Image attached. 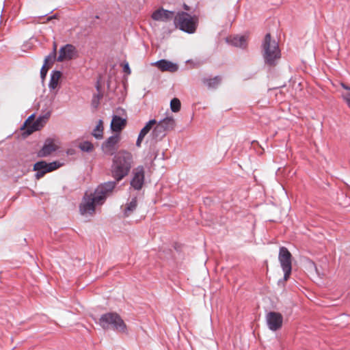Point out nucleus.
<instances>
[{
	"label": "nucleus",
	"instance_id": "obj_6",
	"mask_svg": "<svg viewBox=\"0 0 350 350\" xmlns=\"http://www.w3.org/2000/svg\"><path fill=\"white\" fill-rule=\"evenodd\" d=\"M176 125L173 117H166L157 122L152 132V137L156 141L162 139L170 131L174 129Z\"/></svg>",
	"mask_w": 350,
	"mask_h": 350
},
{
	"label": "nucleus",
	"instance_id": "obj_12",
	"mask_svg": "<svg viewBox=\"0 0 350 350\" xmlns=\"http://www.w3.org/2000/svg\"><path fill=\"white\" fill-rule=\"evenodd\" d=\"M174 12L165 10L163 8H159L154 11L151 15V18L156 21L167 23L174 19Z\"/></svg>",
	"mask_w": 350,
	"mask_h": 350
},
{
	"label": "nucleus",
	"instance_id": "obj_25",
	"mask_svg": "<svg viewBox=\"0 0 350 350\" xmlns=\"http://www.w3.org/2000/svg\"><path fill=\"white\" fill-rule=\"evenodd\" d=\"M79 148L83 152H90L94 149V146L90 142L84 141L79 144Z\"/></svg>",
	"mask_w": 350,
	"mask_h": 350
},
{
	"label": "nucleus",
	"instance_id": "obj_34",
	"mask_svg": "<svg viewBox=\"0 0 350 350\" xmlns=\"http://www.w3.org/2000/svg\"><path fill=\"white\" fill-rule=\"evenodd\" d=\"M55 18H56V15H53L52 16L48 17L47 21H51V19Z\"/></svg>",
	"mask_w": 350,
	"mask_h": 350
},
{
	"label": "nucleus",
	"instance_id": "obj_5",
	"mask_svg": "<svg viewBox=\"0 0 350 350\" xmlns=\"http://www.w3.org/2000/svg\"><path fill=\"white\" fill-rule=\"evenodd\" d=\"M174 24L181 31L191 34L197 29L198 18L187 12H180L174 17Z\"/></svg>",
	"mask_w": 350,
	"mask_h": 350
},
{
	"label": "nucleus",
	"instance_id": "obj_32",
	"mask_svg": "<svg viewBox=\"0 0 350 350\" xmlns=\"http://www.w3.org/2000/svg\"><path fill=\"white\" fill-rule=\"evenodd\" d=\"M33 118H34V115H33V114L31 115V116L27 118V120L25 121V124H30L31 120H33Z\"/></svg>",
	"mask_w": 350,
	"mask_h": 350
},
{
	"label": "nucleus",
	"instance_id": "obj_19",
	"mask_svg": "<svg viewBox=\"0 0 350 350\" xmlns=\"http://www.w3.org/2000/svg\"><path fill=\"white\" fill-rule=\"evenodd\" d=\"M137 206V197H134L128 202L123 210L124 217H129L136 209Z\"/></svg>",
	"mask_w": 350,
	"mask_h": 350
},
{
	"label": "nucleus",
	"instance_id": "obj_10",
	"mask_svg": "<svg viewBox=\"0 0 350 350\" xmlns=\"http://www.w3.org/2000/svg\"><path fill=\"white\" fill-rule=\"evenodd\" d=\"M144 168L137 166L133 170V178L131 180V187L135 190H140L144 183Z\"/></svg>",
	"mask_w": 350,
	"mask_h": 350
},
{
	"label": "nucleus",
	"instance_id": "obj_31",
	"mask_svg": "<svg viewBox=\"0 0 350 350\" xmlns=\"http://www.w3.org/2000/svg\"><path fill=\"white\" fill-rule=\"evenodd\" d=\"M123 70H124V72H126L127 74H130L131 73V70H130V68H129V66L128 64H126L123 68Z\"/></svg>",
	"mask_w": 350,
	"mask_h": 350
},
{
	"label": "nucleus",
	"instance_id": "obj_30",
	"mask_svg": "<svg viewBox=\"0 0 350 350\" xmlns=\"http://www.w3.org/2000/svg\"><path fill=\"white\" fill-rule=\"evenodd\" d=\"M144 138V136H142L141 135L139 134L137 142H136V146L137 147H139L141 146V143Z\"/></svg>",
	"mask_w": 350,
	"mask_h": 350
},
{
	"label": "nucleus",
	"instance_id": "obj_4",
	"mask_svg": "<svg viewBox=\"0 0 350 350\" xmlns=\"http://www.w3.org/2000/svg\"><path fill=\"white\" fill-rule=\"evenodd\" d=\"M98 324L105 330L112 329L118 333L128 334L126 323L116 312H107L102 314L98 320Z\"/></svg>",
	"mask_w": 350,
	"mask_h": 350
},
{
	"label": "nucleus",
	"instance_id": "obj_11",
	"mask_svg": "<svg viewBox=\"0 0 350 350\" xmlns=\"http://www.w3.org/2000/svg\"><path fill=\"white\" fill-rule=\"evenodd\" d=\"M77 51L75 46L72 44H67L59 49L57 61L62 62L64 60H70L77 57Z\"/></svg>",
	"mask_w": 350,
	"mask_h": 350
},
{
	"label": "nucleus",
	"instance_id": "obj_26",
	"mask_svg": "<svg viewBox=\"0 0 350 350\" xmlns=\"http://www.w3.org/2000/svg\"><path fill=\"white\" fill-rule=\"evenodd\" d=\"M180 101L177 98H174L170 102V108L173 112H178L180 109Z\"/></svg>",
	"mask_w": 350,
	"mask_h": 350
},
{
	"label": "nucleus",
	"instance_id": "obj_9",
	"mask_svg": "<svg viewBox=\"0 0 350 350\" xmlns=\"http://www.w3.org/2000/svg\"><path fill=\"white\" fill-rule=\"evenodd\" d=\"M266 321L270 330L277 331L282 326L283 317L279 312H269L266 314Z\"/></svg>",
	"mask_w": 350,
	"mask_h": 350
},
{
	"label": "nucleus",
	"instance_id": "obj_17",
	"mask_svg": "<svg viewBox=\"0 0 350 350\" xmlns=\"http://www.w3.org/2000/svg\"><path fill=\"white\" fill-rule=\"evenodd\" d=\"M228 42H229L232 45L241 49H245L247 44L246 37L244 36H237L230 38L228 39Z\"/></svg>",
	"mask_w": 350,
	"mask_h": 350
},
{
	"label": "nucleus",
	"instance_id": "obj_18",
	"mask_svg": "<svg viewBox=\"0 0 350 350\" xmlns=\"http://www.w3.org/2000/svg\"><path fill=\"white\" fill-rule=\"evenodd\" d=\"M222 80L221 77L216 76L213 78H206L204 77L202 79V83L207 86L208 88L210 89H216L219 84L221 83Z\"/></svg>",
	"mask_w": 350,
	"mask_h": 350
},
{
	"label": "nucleus",
	"instance_id": "obj_15",
	"mask_svg": "<svg viewBox=\"0 0 350 350\" xmlns=\"http://www.w3.org/2000/svg\"><path fill=\"white\" fill-rule=\"evenodd\" d=\"M33 170L36 171L35 177L40 179L44 176L45 174L49 172L48 170V163L44 161L36 162L33 165Z\"/></svg>",
	"mask_w": 350,
	"mask_h": 350
},
{
	"label": "nucleus",
	"instance_id": "obj_22",
	"mask_svg": "<svg viewBox=\"0 0 350 350\" xmlns=\"http://www.w3.org/2000/svg\"><path fill=\"white\" fill-rule=\"evenodd\" d=\"M92 135L98 139H102L103 136V121L100 120L92 131Z\"/></svg>",
	"mask_w": 350,
	"mask_h": 350
},
{
	"label": "nucleus",
	"instance_id": "obj_20",
	"mask_svg": "<svg viewBox=\"0 0 350 350\" xmlns=\"http://www.w3.org/2000/svg\"><path fill=\"white\" fill-rule=\"evenodd\" d=\"M62 76V72L59 70H53L51 74V79L49 83V88L54 90L57 87L59 80Z\"/></svg>",
	"mask_w": 350,
	"mask_h": 350
},
{
	"label": "nucleus",
	"instance_id": "obj_16",
	"mask_svg": "<svg viewBox=\"0 0 350 350\" xmlns=\"http://www.w3.org/2000/svg\"><path fill=\"white\" fill-rule=\"evenodd\" d=\"M126 122L125 119L118 116H113L111 122V129L114 132H120L125 126Z\"/></svg>",
	"mask_w": 350,
	"mask_h": 350
},
{
	"label": "nucleus",
	"instance_id": "obj_8",
	"mask_svg": "<svg viewBox=\"0 0 350 350\" xmlns=\"http://www.w3.org/2000/svg\"><path fill=\"white\" fill-rule=\"evenodd\" d=\"M120 141L119 134H115L108 137L102 144L101 149L103 152L107 155H113L118 148V143Z\"/></svg>",
	"mask_w": 350,
	"mask_h": 350
},
{
	"label": "nucleus",
	"instance_id": "obj_13",
	"mask_svg": "<svg viewBox=\"0 0 350 350\" xmlns=\"http://www.w3.org/2000/svg\"><path fill=\"white\" fill-rule=\"evenodd\" d=\"M57 149L56 146L54 144L53 142L51 139H47L44 144L38 152V155L40 157H45L50 155L53 152L55 151Z\"/></svg>",
	"mask_w": 350,
	"mask_h": 350
},
{
	"label": "nucleus",
	"instance_id": "obj_27",
	"mask_svg": "<svg viewBox=\"0 0 350 350\" xmlns=\"http://www.w3.org/2000/svg\"><path fill=\"white\" fill-rule=\"evenodd\" d=\"M56 58L55 49H53V51L47 55L44 59V64H48L49 62H53Z\"/></svg>",
	"mask_w": 350,
	"mask_h": 350
},
{
	"label": "nucleus",
	"instance_id": "obj_23",
	"mask_svg": "<svg viewBox=\"0 0 350 350\" xmlns=\"http://www.w3.org/2000/svg\"><path fill=\"white\" fill-rule=\"evenodd\" d=\"M157 121L154 119L149 120L146 124L142 129L139 132V135L145 137L149 131L152 129V128L156 124Z\"/></svg>",
	"mask_w": 350,
	"mask_h": 350
},
{
	"label": "nucleus",
	"instance_id": "obj_2",
	"mask_svg": "<svg viewBox=\"0 0 350 350\" xmlns=\"http://www.w3.org/2000/svg\"><path fill=\"white\" fill-rule=\"evenodd\" d=\"M133 156L126 150H121L116 154L111 166V174L116 183L126 176L132 167Z\"/></svg>",
	"mask_w": 350,
	"mask_h": 350
},
{
	"label": "nucleus",
	"instance_id": "obj_24",
	"mask_svg": "<svg viewBox=\"0 0 350 350\" xmlns=\"http://www.w3.org/2000/svg\"><path fill=\"white\" fill-rule=\"evenodd\" d=\"M341 86L346 90L345 92L342 94V96L345 100L347 105L350 109V87L343 83H341Z\"/></svg>",
	"mask_w": 350,
	"mask_h": 350
},
{
	"label": "nucleus",
	"instance_id": "obj_1",
	"mask_svg": "<svg viewBox=\"0 0 350 350\" xmlns=\"http://www.w3.org/2000/svg\"><path fill=\"white\" fill-rule=\"evenodd\" d=\"M115 187L116 182H107L98 186L93 193L86 192L79 206L81 214L92 215L96 206L103 204L112 193Z\"/></svg>",
	"mask_w": 350,
	"mask_h": 350
},
{
	"label": "nucleus",
	"instance_id": "obj_28",
	"mask_svg": "<svg viewBox=\"0 0 350 350\" xmlns=\"http://www.w3.org/2000/svg\"><path fill=\"white\" fill-rule=\"evenodd\" d=\"M62 165L57 162V161H53L51 163H48V170L50 172H52L55 170H57Z\"/></svg>",
	"mask_w": 350,
	"mask_h": 350
},
{
	"label": "nucleus",
	"instance_id": "obj_3",
	"mask_svg": "<svg viewBox=\"0 0 350 350\" xmlns=\"http://www.w3.org/2000/svg\"><path fill=\"white\" fill-rule=\"evenodd\" d=\"M262 55L265 64L269 66H274L281 57L278 43L271 40L270 33H267L262 44Z\"/></svg>",
	"mask_w": 350,
	"mask_h": 350
},
{
	"label": "nucleus",
	"instance_id": "obj_7",
	"mask_svg": "<svg viewBox=\"0 0 350 350\" xmlns=\"http://www.w3.org/2000/svg\"><path fill=\"white\" fill-rule=\"evenodd\" d=\"M291 258L292 255L288 249L285 247H281L279 251L278 259L281 265V267L284 273V280H287L291 273L292 265H291Z\"/></svg>",
	"mask_w": 350,
	"mask_h": 350
},
{
	"label": "nucleus",
	"instance_id": "obj_14",
	"mask_svg": "<svg viewBox=\"0 0 350 350\" xmlns=\"http://www.w3.org/2000/svg\"><path fill=\"white\" fill-rule=\"evenodd\" d=\"M154 65L161 71H169L174 72L178 70V66L166 59H161L154 63Z\"/></svg>",
	"mask_w": 350,
	"mask_h": 350
},
{
	"label": "nucleus",
	"instance_id": "obj_29",
	"mask_svg": "<svg viewBox=\"0 0 350 350\" xmlns=\"http://www.w3.org/2000/svg\"><path fill=\"white\" fill-rule=\"evenodd\" d=\"M47 71L48 68H46V64H44L40 70V77L42 79H44L46 77Z\"/></svg>",
	"mask_w": 350,
	"mask_h": 350
},
{
	"label": "nucleus",
	"instance_id": "obj_21",
	"mask_svg": "<svg viewBox=\"0 0 350 350\" xmlns=\"http://www.w3.org/2000/svg\"><path fill=\"white\" fill-rule=\"evenodd\" d=\"M44 117H39L30 126H27V133L28 134L32 133L33 131H38L43 126L42 122L44 121Z\"/></svg>",
	"mask_w": 350,
	"mask_h": 350
},
{
	"label": "nucleus",
	"instance_id": "obj_37",
	"mask_svg": "<svg viewBox=\"0 0 350 350\" xmlns=\"http://www.w3.org/2000/svg\"><path fill=\"white\" fill-rule=\"evenodd\" d=\"M56 49V44H54V46H53V49Z\"/></svg>",
	"mask_w": 350,
	"mask_h": 350
},
{
	"label": "nucleus",
	"instance_id": "obj_33",
	"mask_svg": "<svg viewBox=\"0 0 350 350\" xmlns=\"http://www.w3.org/2000/svg\"><path fill=\"white\" fill-rule=\"evenodd\" d=\"M312 266L314 267V269H315V271H316L318 275H319V273L318 269H317V267H316L315 264H314V262H312Z\"/></svg>",
	"mask_w": 350,
	"mask_h": 350
},
{
	"label": "nucleus",
	"instance_id": "obj_36",
	"mask_svg": "<svg viewBox=\"0 0 350 350\" xmlns=\"http://www.w3.org/2000/svg\"><path fill=\"white\" fill-rule=\"evenodd\" d=\"M96 88H97L98 91H99V85L98 84L96 85Z\"/></svg>",
	"mask_w": 350,
	"mask_h": 350
},
{
	"label": "nucleus",
	"instance_id": "obj_35",
	"mask_svg": "<svg viewBox=\"0 0 350 350\" xmlns=\"http://www.w3.org/2000/svg\"><path fill=\"white\" fill-rule=\"evenodd\" d=\"M102 97V95H98V99L99 100Z\"/></svg>",
	"mask_w": 350,
	"mask_h": 350
}]
</instances>
